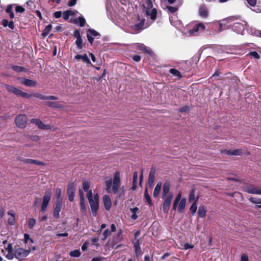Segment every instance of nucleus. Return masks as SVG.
Returning a JSON list of instances; mask_svg holds the SVG:
<instances>
[{
	"instance_id": "f257e3e1",
	"label": "nucleus",
	"mask_w": 261,
	"mask_h": 261,
	"mask_svg": "<svg viewBox=\"0 0 261 261\" xmlns=\"http://www.w3.org/2000/svg\"><path fill=\"white\" fill-rule=\"evenodd\" d=\"M205 30V26L201 22L188 25L184 29L183 33L188 36H197Z\"/></svg>"
},
{
	"instance_id": "f03ea898",
	"label": "nucleus",
	"mask_w": 261,
	"mask_h": 261,
	"mask_svg": "<svg viewBox=\"0 0 261 261\" xmlns=\"http://www.w3.org/2000/svg\"><path fill=\"white\" fill-rule=\"evenodd\" d=\"M145 19L140 16H135L129 23L130 31L133 34H136L140 32L144 29Z\"/></svg>"
},
{
	"instance_id": "7ed1b4c3",
	"label": "nucleus",
	"mask_w": 261,
	"mask_h": 261,
	"mask_svg": "<svg viewBox=\"0 0 261 261\" xmlns=\"http://www.w3.org/2000/svg\"><path fill=\"white\" fill-rule=\"evenodd\" d=\"M87 197L90 203L92 215L95 217L99 208L98 196L97 194L93 195L92 191L90 190L87 194Z\"/></svg>"
},
{
	"instance_id": "20e7f679",
	"label": "nucleus",
	"mask_w": 261,
	"mask_h": 261,
	"mask_svg": "<svg viewBox=\"0 0 261 261\" xmlns=\"http://www.w3.org/2000/svg\"><path fill=\"white\" fill-rule=\"evenodd\" d=\"M152 3L151 0H146L144 4L143 12L146 17H150L152 20H154L156 17L157 11L155 8H152Z\"/></svg>"
},
{
	"instance_id": "39448f33",
	"label": "nucleus",
	"mask_w": 261,
	"mask_h": 261,
	"mask_svg": "<svg viewBox=\"0 0 261 261\" xmlns=\"http://www.w3.org/2000/svg\"><path fill=\"white\" fill-rule=\"evenodd\" d=\"M27 117L24 114H20L15 118V123L19 128H23L25 127L27 123Z\"/></svg>"
},
{
	"instance_id": "423d86ee",
	"label": "nucleus",
	"mask_w": 261,
	"mask_h": 261,
	"mask_svg": "<svg viewBox=\"0 0 261 261\" xmlns=\"http://www.w3.org/2000/svg\"><path fill=\"white\" fill-rule=\"evenodd\" d=\"M248 27V25L246 22H244V23L236 22L233 23L232 29L237 33L243 34L245 29H247Z\"/></svg>"
},
{
	"instance_id": "0eeeda50",
	"label": "nucleus",
	"mask_w": 261,
	"mask_h": 261,
	"mask_svg": "<svg viewBox=\"0 0 261 261\" xmlns=\"http://www.w3.org/2000/svg\"><path fill=\"white\" fill-rule=\"evenodd\" d=\"M173 197V194L172 193H170L169 194L164 197V200L163 204V211L165 213H167L170 206L171 203V201L172 200Z\"/></svg>"
},
{
	"instance_id": "6e6552de",
	"label": "nucleus",
	"mask_w": 261,
	"mask_h": 261,
	"mask_svg": "<svg viewBox=\"0 0 261 261\" xmlns=\"http://www.w3.org/2000/svg\"><path fill=\"white\" fill-rule=\"evenodd\" d=\"M30 252V250H25L22 248H18L15 250L14 256L16 258L21 260L27 256Z\"/></svg>"
},
{
	"instance_id": "1a4fd4ad",
	"label": "nucleus",
	"mask_w": 261,
	"mask_h": 261,
	"mask_svg": "<svg viewBox=\"0 0 261 261\" xmlns=\"http://www.w3.org/2000/svg\"><path fill=\"white\" fill-rule=\"evenodd\" d=\"M51 192L49 190L46 191L43 196V201L41 204V210L42 212H44L47 208L50 199Z\"/></svg>"
},
{
	"instance_id": "9d476101",
	"label": "nucleus",
	"mask_w": 261,
	"mask_h": 261,
	"mask_svg": "<svg viewBox=\"0 0 261 261\" xmlns=\"http://www.w3.org/2000/svg\"><path fill=\"white\" fill-rule=\"evenodd\" d=\"M87 36L89 42L90 44H92L94 38H99L100 35L94 30L89 29L87 30Z\"/></svg>"
},
{
	"instance_id": "9b49d317",
	"label": "nucleus",
	"mask_w": 261,
	"mask_h": 261,
	"mask_svg": "<svg viewBox=\"0 0 261 261\" xmlns=\"http://www.w3.org/2000/svg\"><path fill=\"white\" fill-rule=\"evenodd\" d=\"M76 187V184L74 182L69 184L68 186L67 194L68 196V199L70 201H73L74 200Z\"/></svg>"
},
{
	"instance_id": "f8f14e48",
	"label": "nucleus",
	"mask_w": 261,
	"mask_h": 261,
	"mask_svg": "<svg viewBox=\"0 0 261 261\" xmlns=\"http://www.w3.org/2000/svg\"><path fill=\"white\" fill-rule=\"evenodd\" d=\"M120 179L118 172H116L114 177L113 182V191L114 194H116L120 187Z\"/></svg>"
},
{
	"instance_id": "ddd939ff",
	"label": "nucleus",
	"mask_w": 261,
	"mask_h": 261,
	"mask_svg": "<svg viewBox=\"0 0 261 261\" xmlns=\"http://www.w3.org/2000/svg\"><path fill=\"white\" fill-rule=\"evenodd\" d=\"M246 191L250 194L261 195V190L252 185H248L246 187Z\"/></svg>"
},
{
	"instance_id": "4468645a",
	"label": "nucleus",
	"mask_w": 261,
	"mask_h": 261,
	"mask_svg": "<svg viewBox=\"0 0 261 261\" xmlns=\"http://www.w3.org/2000/svg\"><path fill=\"white\" fill-rule=\"evenodd\" d=\"M19 80H20L21 83L27 87H34L36 86L37 83L36 81L27 79L24 77H19Z\"/></svg>"
},
{
	"instance_id": "2eb2a0df",
	"label": "nucleus",
	"mask_w": 261,
	"mask_h": 261,
	"mask_svg": "<svg viewBox=\"0 0 261 261\" xmlns=\"http://www.w3.org/2000/svg\"><path fill=\"white\" fill-rule=\"evenodd\" d=\"M31 122L35 124L40 129H49L50 128V125L44 124L40 120L38 119H32Z\"/></svg>"
},
{
	"instance_id": "dca6fc26",
	"label": "nucleus",
	"mask_w": 261,
	"mask_h": 261,
	"mask_svg": "<svg viewBox=\"0 0 261 261\" xmlns=\"http://www.w3.org/2000/svg\"><path fill=\"white\" fill-rule=\"evenodd\" d=\"M134 48L148 54H151L152 53L150 48L146 46L143 44L136 43L134 45Z\"/></svg>"
},
{
	"instance_id": "f3484780",
	"label": "nucleus",
	"mask_w": 261,
	"mask_h": 261,
	"mask_svg": "<svg viewBox=\"0 0 261 261\" xmlns=\"http://www.w3.org/2000/svg\"><path fill=\"white\" fill-rule=\"evenodd\" d=\"M18 160L22 162L23 163H25V164H36V165H39V166L44 165L43 162L39 161L37 160H33V159H24L22 158H19L18 159Z\"/></svg>"
},
{
	"instance_id": "a211bd4d",
	"label": "nucleus",
	"mask_w": 261,
	"mask_h": 261,
	"mask_svg": "<svg viewBox=\"0 0 261 261\" xmlns=\"http://www.w3.org/2000/svg\"><path fill=\"white\" fill-rule=\"evenodd\" d=\"M5 88L8 92H12L17 96H20L21 92L20 89L10 85H6Z\"/></svg>"
},
{
	"instance_id": "6ab92c4d",
	"label": "nucleus",
	"mask_w": 261,
	"mask_h": 261,
	"mask_svg": "<svg viewBox=\"0 0 261 261\" xmlns=\"http://www.w3.org/2000/svg\"><path fill=\"white\" fill-rule=\"evenodd\" d=\"M134 247L135 249L136 255L137 257L141 256L143 254V252L140 247L139 240L136 239V241H133Z\"/></svg>"
},
{
	"instance_id": "aec40b11",
	"label": "nucleus",
	"mask_w": 261,
	"mask_h": 261,
	"mask_svg": "<svg viewBox=\"0 0 261 261\" xmlns=\"http://www.w3.org/2000/svg\"><path fill=\"white\" fill-rule=\"evenodd\" d=\"M62 206V202L56 201V206L54 210V216L56 218H59L60 215L59 213L61 211Z\"/></svg>"
},
{
	"instance_id": "412c9836",
	"label": "nucleus",
	"mask_w": 261,
	"mask_h": 261,
	"mask_svg": "<svg viewBox=\"0 0 261 261\" xmlns=\"http://www.w3.org/2000/svg\"><path fill=\"white\" fill-rule=\"evenodd\" d=\"M155 169L153 167L151 168V170L149 173L148 177V185L149 187L151 188L153 186L154 178H155Z\"/></svg>"
},
{
	"instance_id": "4be33fe9",
	"label": "nucleus",
	"mask_w": 261,
	"mask_h": 261,
	"mask_svg": "<svg viewBox=\"0 0 261 261\" xmlns=\"http://www.w3.org/2000/svg\"><path fill=\"white\" fill-rule=\"evenodd\" d=\"M170 187V183L169 181H166L163 185V191L162 194V198H164L166 197L167 194L169 193Z\"/></svg>"
},
{
	"instance_id": "5701e85b",
	"label": "nucleus",
	"mask_w": 261,
	"mask_h": 261,
	"mask_svg": "<svg viewBox=\"0 0 261 261\" xmlns=\"http://www.w3.org/2000/svg\"><path fill=\"white\" fill-rule=\"evenodd\" d=\"M74 58L76 60L81 59L83 62L87 63L88 65H91V61L86 54L82 55H77L74 57Z\"/></svg>"
},
{
	"instance_id": "b1692460",
	"label": "nucleus",
	"mask_w": 261,
	"mask_h": 261,
	"mask_svg": "<svg viewBox=\"0 0 261 261\" xmlns=\"http://www.w3.org/2000/svg\"><path fill=\"white\" fill-rule=\"evenodd\" d=\"M103 200L106 209L109 211L112 206L111 200L110 197L108 195H104Z\"/></svg>"
},
{
	"instance_id": "393cba45",
	"label": "nucleus",
	"mask_w": 261,
	"mask_h": 261,
	"mask_svg": "<svg viewBox=\"0 0 261 261\" xmlns=\"http://www.w3.org/2000/svg\"><path fill=\"white\" fill-rule=\"evenodd\" d=\"M72 22L75 24H79L81 27H83L86 23L85 19L83 16H80L77 18L74 19Z\"/></svg>"
},
{
	"instance_id": "a878e982",
	"label": "nucleus",
	"mask_w": 261,
	"mask_h": 261,
	"mask_svg": "<svg viewBox=\"0 0 261 261\" xmlns=\"http://www.w3.org/2000/svg\"><path fill=\"white\" fill-rule=\"evenodd\" d=\"M223 153H226L228 155H241L242 154V151L240 149H234L233 150H225Z\"/></svg>"
},
{
	"instance_id": "bb28decb",
	"label": "nucleus",
	"mask_w": 261,
	"mask_h": 261,
	"mask_svg": "<svg viewBox=\"0 0 261 261\" xmlns=\"http://www.w3.org/2000/svg\"><path fill=\"white\" fill-rule=\"evenodd\" d=\"M199 15L202 17H206L208 16V10L207 8L204 6H201L199 9Z\"/></svg>"
},
{
	"instance_id": "cd10ccee",
	"label": "nucleus",
	"mask_w": 261,
	"mask_h": 261,
	"mask_svg": "<svg viewBox=\"0 0 261 261\" xmlns=\"http://www.w3.org/2000/svg\"><path fill=\"white\" fill-rule=\"evenodd\" d=\"M162 186V183L161 181H159L157 183V184L155 186V188L154 189V191H153V195L154 197L156 198L159 196V195L160 193Z\"/></svg>"
},
{
	"instance_id": "c85d7f7f",
	"label": "nucleus",
	"mask_w": 261,
	"mask_h": 261,
	"mask_svg": "<svg viewBox=\"0 0 261 261\" xmlns=\"http://www.w3.org/2000/svg\"><path fill=\"white\" fill-rule=\"evenodd\" d=\"M46 105L52 108H62L63 106L58 102H47Z\"/></svg>"
},
{
	"instance_id": "c756f323",
	"label": "nucleus",
	"mask_w": 261,
	"mask_h": 261,
	"mask_svg": "<svg viewBox=\"0 0 261 261\" xmlns=\"http://www.w3.org/2000/svg\"><path fill=\"white\" fill-rule=\"evenodd\" d=\"M249 200L254 204H258L257 207L261 208V198L251 197L249 199Z\"/></svg>"
},
{
	"instance_id": "7c9ffc66",
	"label": "nucleus",
	"mask_w": 261,
	"mask_h": 261,
	"mask_svg": "<svg viewBox=\"0 0 261 261\" xmlns=\"http://www.w3.org/2000/svg\"><path fill=\"white\" fill-rule=\"evenodd\" d=\"M186 202V199L185 198H182L181 199L177 208L178 211L179 212H181L182 210L185 209Z\"/></svg>"
},
{
	"instance_id": "2f4dec72",
	"label": "nucleus",
	"mask_w": 261,
	"mask_h": 261,
	"mask_svg": "<svg viewBox=\"0 0 261 261\" xmlns=\"http://www.w3.org/2000/svg\"><path fill=\"white\" fill-rule=\"evenodd\" d=\"M198 214L200 217H204L206 214V208L204 206H200L198 208Z\"/></svg>"
},
{
	"instance_id": "473e14b6",
	"label": "nucleus",
	"mask_w": 261,
	"mask_h": 261,
	"mask_svg": "<svg viewBox=\"0 0 261 261\" xmlns=\"http://www.w3.org/2000/svg\"><path fill=\"white\" fill-rule=\"evenodd\" d=\"M2 24L4 27H8L9 28L11 29H13L14 28V23L12 21H8L6 19H4L2 21Z\"/></svg>"
},
{
	"instance_id": "72a5a7b5",
	"label": "nucleus",
	"mask_w": 261,
	"mask_h": 261,
	"mask_svg": "<svg viewBox=\"0 0 261 261\" xmlns=\"http://www.w3.org/2000/svg\"><path fill=\"white\" fill-rule=\"evenodd\" d=\"M169 72L173 75L177 77L178 79H180L182 77L180 72L174 68L170 69L169 70Z\"/></svg>"
},
{
	"instance_id": "f704fd0d",
	"label": "nucleus",
	"mask_w": 261,
	"mask_h": 261,
	"mask_svg": "<svg viewBox=\"0 0 261 261\" xmlns=\"http://www.w3.org/2000/svg\"><path fill=\"white\" fill-rule=\"evenodd\" d=\"M51 29L52 25L51 24L47 25L43 31L42 33V36L46 37L47 35H48L50 31L51 30Z\"/></svg>"
},
{
	"instance_id": "c9c22d12",
	"label": "nucleus",
	"mask_w": 261,
	"mask_h": 261,
	"mask_svg": "<svg viewBox=\"0 0 261 261\" xmlns=\"http://www.w3.org/2000/svg\"><path fill=\"white\" fill-rule=\"evenodd\" d=\"M62 191L60 188H57L56 189V197L57 198V201L62 202V198L61 197Z\"/></svg>"
},
{
	"instance_id": "e433bc0d",
	"label": "nucleus",
	"mask_w": 261,
	"mask_h": 261,
	"mask_svg": "<svg viewBox=\"0 0 261 261\" xmlns=\"http://www.w3.org/2000/svg\"><path fill=\"white\" fill-rule=\"evenodd\" d=\"M36 223V220L34 218H29L28 219V227L30 229H32Z\"/></svg>"
},
{
	"instance_id": "4c0bfd02",
	"label": "nucleus",
	"mask_w": 261,
	"mask_h": 261,
	"mask_svg": "<svg viewBox=\"0 0 261 261\" xmlns=\"http://www.w3.org/2000/svg\"><path fill=\"white\" fill-rule=\"evenodd\" d=\"M81 252L79 249L74 250L73 251H71L69 253V255L74 257H77L80 256Z\"/></svg>"
},
{
	"instance_id": "58836bf2",
	"label": "nucleus",
	"mask_w": 261,
	"mask_h": 261,
	"mask_svg": "<svg viewBox=\"0 0 261 261\" xmlns=\"http://www.w3.org/2000/svg\"><path fill=\"white\" fill-rule=\"evenodd\" d=\"M12 69L17 72H20L25 71V68L20 66H13L12 67Z\"/></svg>"
},
{
	"instance_id": "ea45409f",
	"label": "nucleus",
	"mask_w": 261,
	"mask_h": 261,
	"mask_svg": "<svg viewBox=\"0 0 261 261\" xmlns=\"http://www.w3.org/2000/svg\"><path fill=\"white\" fill-rule=\"evenodd\" d=\"M75 43L79 49H81L83 48V45L82 38L76 39Z\"/></svg>"
},
{
	"instance_id": "a19ab883",
	"label": "nucleus",
	"mask_w": 261,
	"mask_h": 261,
	"mask_svg": "<svg viewBox=\"0 0 261 261\" xmlns=\"http://www.w3.org/2000/svg\"><path fill=\"white\" fill-rule=\"evenodd\" d=\"M32 96L38 98L41 100H46V95H44L39 93H36L32 94Z\"/></svg>"
},
{
	"instance_id": "79ce46f5",
	"label": "nucleus",
	"mask_w": 261,
	"mask_h": 261,
	"mask_svg": "<svg viewBox=\"0 0 261 261\" xmlns=\"http://www.w3.org/2000/svg\"><path fill=\"white\" fill-rule=\"evenodd\" d=\"M181 247L180 248V249H184V250H188L189 249H192V248H194L193 245L188 244V243H185V244H181Z\"/></svg>"
},
{
	"instance_id": "37998d69",
	"label": "nucleus",
	"mask_w": 261,
	"mask_h": 261,
	"mask_svg": "<svg viewBox=\"0 0 261 261\" xmlns=\"http://www.w3.org/2000/svg\"><path fill=\"white\" fill-rule=\"evenodd\" d=\"M195 200V190H192L189 195V201L190 202H193Z\"/></svg>"
},
{
	"instance_id": "c03bdc74",
	"label": "nucleus",
	"mask_w": 261,
	"mask_h": 261,
	"mask_svg": "<svg viewBox=\"0 0 261 261\" xmlns=\"http://www.w3.org/2000/svg\"><path fill=\"white\" fill-rule=\"evenodd\" d=\"M144 196H145V198L146 201L147 202V203L149 205H151L152 204L151 199L149 195L148 194V192H147V189H146L145 191Z\"/></svg>"
},
{
	"instance_id": "a18cd8bd",
	"label": "nucleus",
	"mask_w": 261,
	"mask_h": 261,
	"mask_svg": "<svg viewBox=\"0 0 261 261\" xmlns=\"http://www.w3.org/2000/svg\"><path fill=\"white\" fill-rule=\"evenodd\" d=\"M197 204H196V201H195L191 205V207H190V211L192 214L193 215H194L195 213L196 212V211H197Z\"/></svg>"
},
{
	"instance_id": "49530a36",
	"label": "nucleus",
	"mask_w": 261,
	"mask_h": 261,
	"mask_svg": "<svg viewBox=\"0 0 261 261\" xmlns=\"http://www.w3.org/2000/svg\"><path fill=\"white\" fill-rule=\"evenodd\" d=\"M83 189L85 192L89 191H88V190L90 187V184L88 181L85 180L83 181Z\"/></svg>"
},
{
	"instance_id": "de8ad7c7",
	"label": "nucleus",
	"mask_w": 261,
	"mask_h": 261,
	"mask_svg": "<svg viewBox=\"0 0 261 261\" xmlns=\"http://www.w3.org/2000/svg\"><path fill=\"white\" fill-rule=\"evenodd\" d=\"M166 9H167L169 12L171 13H175L178 9L177 7L172 6H167Z\"/></svg>"
},
{
	"instance_id": "09e8293b",
	"label": "nucleus",
	"mask_w": 261,
	"mask_h": 261,
	"mask_svg": "<svg viewBox=\"0 0 261 261\" xmlns=\"http://www.w3.org/2000/svg\"><path fill=\"white\" fill-rule=\"evenodd\" d=\"M26 4L28 7L31 10H33L35 7L34 3L32 1H27Z\"/></svg>"
},
{
	"instance_id": "8fccbe9b",
	"label": "nucleus",
	"mask_w": 261,
	"mask_h": 261,
	"mask_svg": "<svg viewBox=\"0 0 261 261\" xmlns=\"http://www.w3.org/2000/svg\"><path fill=\"white\" fill-rule=\"evenodd\" d=\"M248 55L252 56V57L256 59H258L260 57L259 55L256 51L250 52Z\"/></svg>"
},
{
	"instance_id": "3c124183",
	"label": "nucleus",
	"mask_w": 261,
	"mask_h": 261,
	"mask_svg": "<svg viewBox=\"0 0 261 261\" xmlns=\"http://www.w3.org/2000/svg\"><path fill=\"white\" fill-rule=\"evenodd\" d=\"M20 96L23 98H30L32 97V94H29L21 91Z\"/></svg>"
},
{
	"instance_id": "603ef678",
	"label": "nucleus",
	"mask_w": 261,
	"mask_h": 261,
	"mask_svg": "<svg viewBox=\"0 0 261 261\" xmlns=\"http://www.w3.org/2000/svg\"><path fill=\"white\" fill-rule=\"evenodd\" d=\"M106 190L107 191L109 192L111 190V188L112 186V181L111 180H107L106 181Z\"/></svg>"
},
{
	"instance_id": "864d4df0",
	"label": "nucleus",
	"mask_w": 261,
	"mask_h": 261,
	"mask_svg": "<svg viewBox=\"0 0 261 261\" xmlns=\"http://www.w3.org/2000/svg\"><path fill=\"white\" fill-rule=\"evenodd\" d=\"M111 231L109 230L108 229H106L103 233L104 238H103L102 240H105L107 239V238L111 234Z\"/></svg>"
},
{
	"instance_id": "5fc2aeb1",
	"label": "nucleus",
	"mask_w": 261,
	"mask_h": 261,
	"mask_svg": "<svg viewBox=\"0 0 261 261\" xmlns=\"http://www.w3.org/2000/svg\"><path fill=\"white\" fill-rule=\"evenodd\" d=\"M70 16V15L68 10L65 11L63 13V17L66 20L69 19Z\"/></svg>"
},
{
	"instance_id": "6e6d98bb",
	"label": "nucleus",
	"mask_w": 261,
	"mask_h": 261,
	"mask_svg": "<svg viewBox=\"0 0 261 261\" xmlns=\"http://www.w3.org/2000/svg\"><path fill=\"white\" fill-rule=\"evenodd\" d=\"M73 36L76 39L82 38V36L80 34V32L79 30H76L74 32Z\"/></svg>"
},
{
	"instance_id": "4d7b16f0",
	"label": "nucleus",
	"mask_w": 261,
	"mask_h": 261,
	"mask_svg": "<svg viewBox=\"0 0 261 261\" xmlns=\"http://www.w3.org/2000/svg\"><path fill=\"white\" fill-rule=\"evenodd\" d=\"M15 11L16 12L22 13L24 11V9L20 6H17L15 7Z\"/></svg>"
},
{
	"instance_id": "13d9d810",
	"label": "nucleus",
	"mask_w": 261,
	"mask_h": 261,
	"mask_svg": "<svg viewBox=\"0 0 261 261\" xmlns=\"http://www.w3.org/2000/svg\"><path fill=\"white\" fill-rule=\"evenodd\" d=\"M62 13L61 11H56V12H54L53 16L56 18H59L62 16Z\"/></svg>"
},
{
	"instance_id": "bf43d9fd",
	"label": "nucleus",
	"mask_w": 261,
	"mask_h": 261,
	"mask_svg": "<svg viewBox=\"0 0 261 261\" xmlns=\"http://www.w3.org/2000/svg\"><path fill=\"white\" fill-rule=\"evenodd\" d=\"M8 223H9V224L11 225H14L15 223V217H11V218H9L8 220Z\"/></svg>"
},
{
	"instance_id": "052dcab7",
	"label": "nucleus",
	"mask_w": 261,
	"mask_h": 261,
	"mask_svg": "<svg viewBox=\"0 0 261 261\" xmlns=\"http://www.w3.org/2000/svg\"><path fill=\"white\" fill-rule=\"evenodd\" d=\"M248 4L251 6H254L256 3V0H246Z\"/></svg>"
},
{
	"instance_id": "680f3d73",
	"label": "nucleus",
	"mask_w": 261,
	"mask_h": 261,
	"mask_svg": "<svg viewBox=\"0 0 261 261\" xmlns=\"http://www.w3.org/2000/svg\"><path fill=\"white\" fill-rule=\"evenodd\" d=\"M79 196H80V201L85 200L84 193L82 189L79 190Z\"/></svg>"
},
{
	"instance_id": "e2e57ef3",
	"label": "nucleus",
	"mask_w": 261,
	"mask_h": 261,
	"mask_svg": "<svg viewBox=\"0 0 261 261\" xmlns=\"http://www.w3.org/2000/svg\"><path fill=\"white\" fill-rule=\"evenodd\" d=\"M80 204H81V208L83 210V211L85 212L86 209V206H85V200L80 201Z\"/></svg>"
},
{
	"instance_id": "0e129e2a",
	"label": "nucleus",
	"mask_w": 261,
	"mask_h": 261,
	"mask_svg": "<svg viewBox=\"0 0 261 261\" xmlns=\"http://www.w3.org/2000/svg\"><path fill=\"white\" fill-rule=\"evenodd\" d=\"M70 16H75L77 13V11L75 10H68Z\"/></svg>"
},
{
	"instance_id": "69168bd1",
	"label": "nucleus",
	"mask_w": 261,
	"mask_h": 261,
	"mask_svg": "<svg viewBox=\"0 0 261 261\" xmlns=\"http://www.w3.org/2000/svg\"><path fill=\"white\" fill-rule=\"evenodd\" d=\"M15 257L14 254L13 252H8V254L6 255L7 259L11 260Z\"/></svg>"
},
{
	"instance_id": "338daca9",
	"label": "nucleus",
	"mask_w": 261,
	"mask_h": 261,
	"mask_svg": "<svg viewBox=\"0 0 261 261\" xmlns=\"http://www.w3.org/2000/svg\"><path fill=\"white\" fill-rule=\"evenodd\" d=\"M6 249L8 252H13V249L12 244L10 243L8 244Z\"/></svg>"
},
{
	"instance_id": "774afa93",
	"label": "nucleus",
	"mask_w": 261,
	"mask_h": 261,
	"mask_svg": "<svg viewBox=\"0 0 261 261\" xmlns=\"http://www.w3.org/2000/svg\"><path fill=\"white\" fill-rule=\"evenodd\" d=\"M241 261H248V257L245 254H243L241 256Z\"/></svg>"
}]
</instances>
